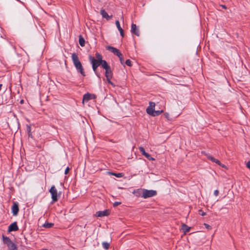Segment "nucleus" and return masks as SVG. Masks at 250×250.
<instances>
[{"label": "nucleus", "mask_w": 250, "mask_h": 250, "mask_svg": "<svg viewBox=\"0 0 250 250\" xmlns=\"http://www.w3.org/2000/svg\"><path fill=\"white\" fill-rule=\"evenodd\" d=\"M204 226H205V227H206L208 229H211V227H210L209 225H208V224H206V223H204Z\"/></svg>", "instance_id": "33"}, {"label": "nucleus", "mask_w": 250, "mask_h": 250, "mask_svg": "<svg viewBox=\"0 0 250 250\" xmlns=\"http://www.w3.org/2000/svg\"><path fill=\"white\" fill-rule=\"evenodd\" d=\"M218 193H219V191H218V190H215L214 191V194H215V196H217L218 194Z\"/></svg>", "instance_id": "37"}, {"label": "nucleus", "mask_w": 250, "mask_h": 250, "mask_svg": "<svg viewBox=\"0 0 250 250\" xmlns=\"http://www.w3.org/2000/svg\"><path fill=\"white\" fill-rule=\"evenodd\" d=\"M199 214L202 216H204L206 214V213L204 212L202 210L200 209L199 210Z\"/></svg>", "instance_id": "29"}, {"label": "nucleus", "mask_w": 250, "mask_h": 250, "mask_svg": "<svg viewBox=\"0 0 250 250\" xmlns=\"http://www.w3.org/2000/svg\"><path fill=\"white\" fill-rule=\"evenodd\" d=\"M220 6L222 7L224 9H227V7L225 5H220Z\"/></svg>", "instance_id": "38"}, {"label": "nucleus", "mask_w": 250, "mask_h": 250, "mask_svg": "<svg viewBox=\"0 0 250 250\" xmlns=\"http://www.w3.org/2000/svg\"><path fill=\"white\" fill-rule=\"evenodd\" d=\"M155 106V103L152 102H149V105L146 108V113L148 114L153 113L152 111L154 109Z\"/></svg>", "instance_id": "10"}, {"label": "nucleus", "mask_w": 250, "mask_h": 250, "mask_svg": "<svg viewBox=\"0 0 250 250\" xmlns=\"http://www.w3.org/2000/svg\"><path fill=\"white\" fill-rule=\"evenodd\" d=\"M163 112H164V111L163 110H155L154 109L152 111L153 113H150V114H149V115H151L152 116L155 117V116L159 115L160 114H161Z\"/></svg>", "instance_id": "16"}, {"label": "nucleus", "mask_w": 250, "mask_h": 250, "mask_svg": "<svg viewBox=\"0 0 250 250\" xmlns=\"http://www.w3.org/2000/svg\"><path fill=\"white\" fill-rule=\"evenodd\" d=\"M96 98V96L95 95L87 93L83 95V103H84V102H87L90 100L94 99Z\"/></svg>", "instance_id": "6"}, {"label": "nucleus", "mask_w": 250, "mask_h": 250, "mask_svg": "<svg viewBox=\"0 0 250 250\" xmlns=\"http://www.w3.org/2000/svg\"><path fill=\"white\" fill-rule=\"evenodd\" d=\"M142 197L144 198H147L151 197H153L156 195L157 192L153 190H147L144 189L142 190Z\"/></svg>", "instance_id": "3"}, {"label": "nucleus", "mask_w": 250, "mask_h": 250, "mask_svg": "<svg viewBox=\"0 0 250 250\" xmlns=\"http://www.w3.org/2000/svg\"><path fill=\"white\" fill-rule=\"evenodd\" d=\"M246 166L248 168L250 169V161L247 162Z\"/></svg>", "instance_id": "35"}, {"label": "nucleus", "mask_w": 250, "mask_h": 250, "mask_svg": "<svg viewBox=\"0 0 250 250\" xmlns=\"http://www.w3.org/2000/svg\"><path fill=\"white\" fill-rule=\"evenodd\" d=\"M111 79H107V81L108 82V83L110 84L111 85H112L113 87H115V85L110 80Z\"/></svg>", "instance_id": "32"}, {"label": "nucleus", "mask_w": 250, "mask_h": 250, "mask_svg": "<svg viewBox=\"0 0 250 250\" xmlns=\"http://www.w3.org/2000/svg\"><path fill=\"white\" fill-rule=\"evenodd\" d=\"M149 160H154L155 159L152 158L148 153H147L145 156Z\"/></svg>", "instance_id": "28"}, {"label": "nucleus", "mask_w": 250, "mask_h": 250, "mask_svg": "<svg viewBox=\"0 0 250 250\" xmlns=\"http://www.w3.org/2000/svg\"><path fill=\"white\" fill-rule=\"evenodd\" d=\"M28 132H29V136H31V132H30V127H29V131H28Z\"/></svg>", "instance_id": "39"}, {"label": "nucleus", "mask_w": 250, "mask_h": 250, "mask_svg": "<svg viewBox=\"0 0 250 250\" xmlns=\"http://www.w3.org/2000/svg\"><path fill=\"white\" fill-rule=\"evenodd\" d=\"M100 62L101 63V65H102L103 68L104 69L110 67L105 60H103Z\"/></svg>", "instance_id": "18"}, {"label": "nucleus", "mask_w": 250, "mask_h": 250, "mask_svg": "<svg viewBox=\"0 0 250 250\" xmlns=\"http://www.w3.org/2000/svg\"><path fill=\"white\" fill-rule=\"evenodd\" d=\"M109 210L107 209L104 211H99L96 212V216L97 217H103L108 216L109 214Z\"/></svg>", "instance_id": "9"}, {"label": "nucleus", "mask_w": 250, "mask_h": 250, "mask_svg": "<svg viewBox=\"0 0 250 250\" xmlns=\"http://www.w3.org/2000/svg\"><path fill=\"white\" fill-rule=\"evenodd\" d=\"M100 13L102 17L104 18H105L107 20H109L112 17V16H108L107 13L105 11L104 9H101Z\"/></svg>", "instance_id": "14"}, {"label": "nucleus", "mask_w": 250, "mask_h": 250, "mask_svg": "<svg viewBox=\"0 0 250 250\" xmlns=\"http://www.w3.org/2000/svg\"><path fill=\"white\" fill-rule=\"evenodd\" d=\"M19 228L16 222L12 223L8 227V231H17Z\"/></svg>", "instance_id": "11"}, {"label": "nucleus", "mask_w": 250, "mask_h": 250, "mask_svg": "<svg viewBox=\"0 0 250 250\" xmlns=\"http://www.w3.org/2000/svg\"><path fill=\"white\" fill-rule=\"evenodd\" d=\"M54 225V224L53 223H45L43 226L46 228H50L52 227Z\"/></svg>", "instance_id": "24"}, {"label": "nucleus", "mask_w": 250, "mask_h": 250, "mask_svg": "<svg viewBox=\"0 0 250 250\" xmlns=\"http://www.w3.org/2000/svg\"><path fill=\"white\" fill-rule=\"evenodd\" d=\"M79 38V42L80 45L81 46L83 47L85 45V40H84V39L83 38V37H82V35H80Z\"/></svg>", "instance_id": "19"}, {"label": "nucleus", "mask_w": 250, "mask_h": 250, "mask_svg": "<svg viewBox=\"0 0 250 250\" xmlns=\"http://www.w3.org/2000/svg\"><path fill=\"white\" fill-rule=\"evenodd\" d=\"M95 56H96V60H98V61H101L103 60V57H102V56L99 53H96L95 54Z\"/></svg>", "instance_id": "23"}, {"label": "nucleus", "mask_w": 250, "mask_h": 250, "mask_svg": "<svg viewBox=\"0 0 250 250\" xmlns=\"http://www.w3.org/2000/svg\"><path fill=\"white\" fill-rule=\"evenodd\" d=\"M109 174L112 175H114L118 178L122 177L124 176V174L123 173H116L114 172H109Z\"/></svg>", "instance_id": "21"}, {"label": "nucleus", "mask_w": 250, "mask_h": 250, "mask_svg": "<svg viewBox=\"0 0 250 250\" xmlns=\"http://www.w3.org/2000/svg\"><path fill=\"white\" fill-rule=\"evenodd\" d=\"M106 48L107 50L113 53L115 55L117 56L118 57L121 55V54H122L119 49L114 47L111 46H107L106 47Z\"/></svg>", "instance_id": "7"}, {"label": "nucleus", "mask_w": 250, "mask_h": 250, "mask_svg": "<svg viewBox=\"0 0 250 250\" xmlns=\"http://www.w3.org/2000/svg\"><path fill=\"white\" fill-rule=\"evenodd\" d=\"M164 116L168 120H170V117H169V115L168 113H165L164 114Z\"/></svg>", "instance_id": "30"}, {"label": "nucleus", "mask_w": 250, "mask_h": 250, "mask_svg": "<svg viewBox=\"0 0 250 250\" xmlns=\"http://www.w3.org/2000/svg\"><path fill=\"white\" fill-rule=\"evenodd\" d=\"M140 192V189H138L137 191H134V193H137V192Z\"/></svg>", "instance_id": "40"}, {"label": "nucleus", "mask_w": 250, "mask_h": 250, "mask_svg": "<svg viewBox=\"0 0 250 250\" xmlns=\"http://www.w3.org/2000/svg\"><path fill=\"white\" fill-rule=\"evenodd\" d=\"M116 25L117 26V27L119 31H120L121 35L122 36V37H124V33L123 29L121 28L120 22L119 21H116L115 22Z\"/></svg>", "instance_id": "15"}, {"label": "nucleus", "mask_w": 250, "mask_h": 250, "mask_svg": "<svg viewBox=\"0 0 250 250\" xmlns=\"http://www.w3.org/2000/svg\"><path fill=\"white\" fill-rule=\"evenodd\" d=\"M89 59L90 62L92 63L93 71L96 73L98 67L101 65V63L100 62L101 61L96 60L94 57L91 56H89Z\"/></svg>", "instance_id": "4"}, {"label": "nucleus", "mask_w": 250, "mask_h": 250, "mask_svg": "<svg viewBox=\"0 0 250 250\" xmlns=\"http://www.w3.org/2000/svg\"><path fill=\"white\" fill-rule=\"evenodd\" d=\"M23 102H24L23 100H22L21 101V103L22 104V103H23Z\"/></svg>", "instance_id": "41"}, {"label": "nucleus", "mask_w": 250, "mask_h": 250, "mask_svg": "<svg viewBox=\"0 0 250 250\" xmlns=\"http://www.w3.org/2000/svg\"><path fill=\"white\" fill-rule=\"evenodd\" d=\"M19 208L17 204L14 203L12 207V211L13 215L16 216L19 212Z\"/></svg>", "instance_id": "12"}, {"label": "nucleus", "mask_w": 250, "mask_h": 250, "mask_svg": "<svg viewBox=\"0 0 250 250\" xmlns=\"http://www.w3.org/2000/svg\"><path fill=\"white\" fill-rule=\"evenodd\" d=\"M69 170H70V168H69V167H67L65 170V172H64L65 174H67L69 172Z\"/></svg>", "instance_id": "34"}, {"label": "nucleus", "mask_w": 250, "mask_h": 250, "mask_svg": "<svg viewBox=\"0 0 250 250\" xmlns=\"http://www.w3.org/2000/svg\"><path fill=\"white\" fill-rule=\"evenodd\" d=\"M2 239L3 243L6 244L10 250H18L16 245L12 242L9 237L2 235Z\"/></svg>", "instance_id": "2"}, {"label": "nucleus", "mask_w": 250, "mask_h": 250, "mask_svg": "<svg viewBox=\"0 0 250 250\" xmlns=\"http://www.w3.org/2000/svg\"><path fill=\"white\" fill-rule=\"evenodd\" d=\"M139 148L140 151L141 152L142 154L143 155L145 156L147 153L146 152L145 150L143 147L140 146Z\"/></svg>", "instance_id": "25"}, {"label": "nucleus", "mask_w": 250, "mask_h": 250, "mask_svg": "<svg viewBox=\"0 0 250 250\" xmlns=\"http://www.w3.org/2000/svg\"><path fill=\"white\" fill-rule=\"evenodd\" d=\"M49 192L51 194V198L53 202H57L58 201L57 190L54 186L51 187L49 189Z\"/></svg>", "instance_id": "5"}, {"label": "nucleus", "mask_w": 250, "mask_h": 250, "mask_svg": "<svg viewBox=\"0 0 250 250\" xmlns=\"http://www.w3.org/2000/svg\"><path fill=\"white\" fill-rule=\"evenodd\" d=\"M42 250H48L47 249H43Z\"/></svg>", "instance_id": "42"}, {"label": "nucleus", "mask_w": 250, "mask_h": 250, "mask_svg": "<svg viewBox=\"0 0 250 250\" xmlns=\"http://www.w3.org/2000/svg\"><path fill=\"white\" fill-rule=\"evenodd\" d=\"M190 229V227H188L187 225L183 224L182 226V229L184 233L188 232Z\"/></svg>", "instance_id": "17"}, {"label": "nucleus", "mask_w": 250, "mask_h": 250, "mask_svg": "<svg viewBox=\"0 0 250 250\" xmlns=\"http://www.w3.org/2000/svg\"><path fill=\"white\" fill-rule=\"evenodd\" d=\"M131 31L132 33L136 35L137 36H139L140 35L139 31L137 29V26L135 24H134V23L132 24Z\"/></svg>", "instance_id": "13"}, {"label": "nucleus", "mask_w": 250, "mask_h": 250, "mask_svg": "<svg viewBox=\"0 0 250 250\" xmlns=\"http://www.w3.org/2000/svg\"><path fill=\"white\" fill-rule=\"evenodd\" d=\"M219 166H221L222 167L225 168V169H227V167L226 166H225L224 165H222L220 163Z\"/></svg>", "instance_id": "36"}, {"label": "nucleus", "mask_w": 250, "mask_h": 250, "mask_svg": "<svg viewBox=\"0 0 250 250\" xmlns=\"http://www.w3.org/2000/svg\"><path fill=\"white\" fill-rule=\"evenodd\" d=\"M207 157L208 160L211 161L212 162H214L217 164H219V160L215 159L213 157L210 155H207Z\"/></svg>", "instance_id": "20"}, {"label": "nucleus", "mask_w": 250, "mask_h": 250, "mask_svg": "<svg viewBox=\"0 0 250 250\" xmlns=\"http://www.w3.org/2000/svg\"><path fill=\"white\" fill-rule=\"evenodd\" d=\"M72 60L77 70L80 72V73L83 76H85V74L84 71V69L82 66L81 62L79 61L77 54L75 53H73L72 54Z\"/></svg>", "instance_id": "1"}, {"label": "nucleus", "mask_w": 250, "mask_h": 250, "mask_svg": "<svg viewBox=\"0 0 250 250\" xmlns=\"http://www.w3.org/2000/svg\"><path fill=\"white\" fill-rule=\"evenodd\" d=\"M125 64L129 66H131L132 65L131 61L129 59L125 61Z\"/></svg>", "instance_id": "27"}, {"label": "nucleus", "mask_w": 250, "mask_h": 250, "mask_svg": "<svg viewBox=\"0 0 250 250\" xmlns=\"http://www.w3.org/2000/svg\"><path fill=\"white\" fill-rule=\"evenodd\" d=\"M102 245L104 249L108 250L109 248L110 243L106 242H104L102 243Z\"/></svg>", "instance_id": "22"}, {"label": "nucleus", "mask_w": 250, "mask_h": 250, "mask_svg": "<svg viewBox=\"0 0 250 250\" xmlns=\"http://www.w3.org/2000/svg\"><path fill=\"white\" fill-rule=\"evenodd\" d=\"M105 75L106 78V80L111 79L113 77V73H112L111 67H108V68L105 69Z\"/></svg>", "instance_id": "8"}, {"label": "nucleus", "mask_w": 250, "mask_h": 250, "mask_svg": "<svg viewBox=\"0 0 250 250\" xmlns=\"http://www.w3.org/2000/svg\"><path fill=\"white\" fill-rule=\"evenodd\" d=\"M118 57L120 59V61L121 63L122 64L124 65V58H123L122 54H121V55L119 56Z\"/></svg>", "instance_id": "26"}, {"label": "nucleus", "mask_w": 250, "mask_h": 250, "mask_svg": "<svg viewBox=\"0 0 250 250\" xmlns=\"http://www.w3.org/2000/svg\"><path fill=\"white\" fill-rule=\"evenodd\" d=\"M121 204V202H115L113 204V207H116L118 206V205Z\"/></svg>", "instance_id": "31"}]
</instances>
